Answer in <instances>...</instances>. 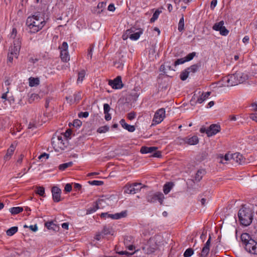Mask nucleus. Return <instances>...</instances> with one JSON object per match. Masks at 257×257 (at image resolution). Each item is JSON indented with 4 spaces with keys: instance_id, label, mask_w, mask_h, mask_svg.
<instances>
[{
    "instance_id": "obj_5",
    "label": "nucleus",
    "mask_w": 257,
    "mask_h": 257,
    "mask_svg": "<svg viewBox=\"0 0 257 257\" xmlns=\"http://www.w3.org/2000/svg\"><path fill=\"white\" fill-rule=\"evenodd\" d=\"M142 184L140 183H134L132 184H127L124 187V193L134 194L140 191L142 188Z\"/></svg>"
},
{
    "instance_id": "obj_9",
    "label": "nucleus",
    "mask_w": 257,
    "mask_h": 257,
    "mask_svg": "<svg viewBox=\"0 0 257 257\" xmlns=\"http://www.w3.org/2000/svg\"><path fill=\"white\" fill-rule=\"evenodd\" d=\"M179 142L180 144H187L189 145H195L199 143V139L197 136L187 137L183 138H178Z\"/></svg>"
},
{
    "instance_id": "obj_38",
    "label": "nucleus",
    "mask_w": 257,
    "mask_h": 257,
    "mask_svg": "<svg viewBox=\"0 0 257 257\" xmlns=\"http://www.w3.org/2000/svg\"><path fill=\"white\" fill-rule=\"evenodd\" d=\"M85 75V71L84 70L80 71L78 74L77 83L82 82Z\"/></svg>"
},
{
    "instance_id": "obj_41",
    "label": "nucleus",
    "mask_w": 257,
    "mask_h": 257,
    "mask_svg": "<svg viewBox=\"0 0 257 257\" xmlns=\"http://www.w3.org/2000/svg\"><path fill=\"white\" fill-rule=\"evenodd\" d=\"M82 121L78 119H74L73 121V126L76 128H79L82 125Z\"/></svg>"
},
{
    "instance_id": "obj_40",
    "label": "nucleus",
    "mask_w": 257,
    "mask_h": 257,
    "mask_svg": "<svg viewBox=\"0 0 257 257\" xmlns=\"http://www.w3.org/2000/svg\"><path fill=\"white\" fill-rule=\"evenodd\" d=\"M160 12H161L159 11V10H157L155 12V13L153 15L152 17L150 19L151 23L154 22L158 18Z\"/></svg>"
},
{
    "instance_id": "obj_58",
    "label": "nucleus",
    "mask_w": 257,
    "mask_h": 257,
    "mask_svg": "<svg viewBox=\"0 0 257 257\" xmlns=\"http://www.w3.org/2000/svg\"><path fill=\"white\" fill-rule=\"evenodd\" d=\"M110 109V107L108 104L105 103L103 105L104 113H108Z\"/></svg>"
},
{
    "instance_id": "obj_28",
    "label": "nucleus",
    "mask_w": 257,
    "mask_h": 257,
    "mask_svg": "<svg viewBox=\"0 0 257 257\" xmlns=\"http://www.w3.org/2000/svg\"><path fill=\"white\" fill-rule=\"evenodd\" d=\"M45 226L49 230L57 231L59 230V226L55 224L53 221L47 222L45 223Z\"/></svg>"
},
{
    "instance_id": "obj_1",
    "label": "nucleus",
    "mask_w": 257,
    "mask_h": 257,
    "mask_svg": "<svg viewBox=\"0 0 257 257\" xmlns=\"http://www.w3.org/2000/svg\"><path fill=\"white\" fill-rule=\"evenodd\" d=\"M46 24L43 17L38 15L29 17L26 20V25L29 29L30 33H36L41 30Z\"/></svg>"
},
{
    "instance_id": "obj_54",
    "label": "nucleus",
    "mask_w": 257,
    "mask_h": 257,
    "mask_svg": "<svg viewBox=\"0 0 257 257\" xmlns=\"http://www.w3.org/2000/svg\"><path fill=\"white\" fill-rule=\"evenodd\" d=\"M136 116V113L134 111L131 112L127 114V118L131 120L134 119Z\"/></svg>"
},
{
    "instance_id": "obj_64",
    "label": "nucleus",
    "mask_w": 257,
    "mask_h": 257,
    "mask_svg": "<svg viewBox=\"0 0 257 257\" xmlns=\"http://www.w3.org/2000/svg\"><path fill=\"white\" fill-rule=\"evenodd\" d=\"M152 156L157 158H160L162 156L161 152L160 151H156Z\"/></svg>"
},
{
    "instance_id": "obj_61",
    "label": "nucleus",
    "mask_w": 257,
    "mask_h": 257,
    "mask_svg": "<svg viewBox=\"0 0 257 257\" xmlns=\"http://www.w3.org/2000/svg\"><path fill=\"white\" fill-rule=\"evenodd\" d=\"M14 57L13 54H11L10 52L9 53L8 55V63H12Z\"/></svg>"
},
{
    "instance_id": "obj_16",
    "label": "nucleus",
    "mask_w": 257,
    "mask_h": 257,
    "mask_svg": "<svg viewBox=\"0 0 257 257\" xmlns=\"http://www.w3.org/2000/svg\"><path fill=\"white\" fill-rule=\"evenodd\" d=\"M220 126L219 125L216 124H212L210 125L208 128L207 135L208 137H211L216 135L217 133L220 132Z\"/></svg>"
},
{
    "instance_id": "obj_30",
    "label": "nucleus",
    "mask_w": 257,
    "mask_h": 257,
    "mask_svg": "<svg viewBox=\"0 0 257 257\" xmlns=\"http://www.w3.org/2000/svg\"><path fill=\"white\" fill-rule=\"evenodd\" d=\"M173 186V183L168 182L166 183L163 187V191L165 194H167L170 191Z\"/></svg>"
},
{
    "instance_id": "obj_48",
    "label": "nucleus",
    "mask_w": 257,
    "mask_h": 257,
    "mask_svg": "<svg viewBox=\"0 0 257 257\" xmlns=\"http://www.w3.org/2000/svg\"><path fill=\"white\" fill-rule=\"evenodd\" d=\"M73 97L75 99L76 103H78L81 98V93L80 92H77L73 94Z\"/></svg>"
},
{
    "instance_id": "obj_3",
    "label": "nucleus",
    "mask_w": 257,
    "mask_h": 257,
    "mask_svg": "<svg viewBox=\"0 0 257 257\" xmlns=\"http://www.w3.org/2000/svg\"><path fill=\"white\" fill-rule=\"evenodd\" d=\"M64 133L62 130L58 131L52 138V144L55 152L60 154L63 153L64 150Z\"/></svg>"
},
{
    "instance_id": "obj_15",
    "label": "nucleus",
    "mask_w": 257,
    "mask_h": 257,
    "mask_svg": "<svg viewBox=\"0 0 257 257\" xmlns=\"http://www.w3.org/2000/svg\"><path fill=\"white\" fill-rule=\"evenodd\" d=\"M235 77L236 81H237V84L244 82L248 79V75L241 71H237L233 74Z\"/></svg>"
},
{
    "instance_id": "obj_60",
    "label": "nucleus",
    "mask_w": 257,
    "mask_h": 257,
    "mask_svg": "<svg viewBox=\"0 0 257 257\" xmlns=\"http://www.w3.org/2000/svg\"><path fill=\"white\" fill-rule=\"evenodd\" d=\"M217 0H212L211 2L210 9L212 10H214L217 5Z\"/></svg>"
},
{
    "instance_id": "obj_34",
    "label": "nucleus",
    "mask_w": 257,
    "mask_h": 257,
    "mask_svg": "<svg viewBox=\"0 0 257 257\" xmlns=\"http://www.w3.org/2000/svg\"><path fill=\"white\" fill-rule=\"evenodd\" d=\"M15 151V147L13 145H11L10 147L8 149L7 154L5 156V158L6 159H8L9 158L11 157L12 154H13Z\"/></svg>"
},
{
    "instance_id": "obj_23",
    "label": "nucleus",
    "mask_w": 257,
    "mask_h": 257,
    "mask_svg": "<svg viewBox=\"0 0 257 257\" xmlns=\"http://www.w3.org/2000/svg\"><path fill=\"white\" fill-rule=\"evenodd\" d=\"M119 122L122 127L128 132H133L135 131V126L126 123L124 119H121Z\"/></svg>"
},
{
    "instance_id": "obj_18",
    "label": "nucleus",
    "mask_w": 257,
    "mask_h": 257,
    "mask_svg": "<svg viewBox=\"0 0 257 257\" xmlns=\"http://www.w3.org/2000/svg\"><path fill=\"white\" fill-rule=\"evenodd\" d=\"M211 92H207L205 93H202V94L199 95L198 97L196 96V94H194L191 101H193V99H196L197 98L196 103H202L205 100H206L210 95Z\"/></svg>"
},
{
    "instance_id": "obj_4",
    "label": "nucleus",
    "mask_w": 257,
    "mask_h": 257,
    "mask_svg": "<svg viewBox=\"0 0 257 257\" xmlns=\"http://www.w3.org/2000/svg\"><path fill=\"white\" fill-rule=\"evenodd\" d=\"M159 237V235H155L150 238L147 244L143 247L144 252L147 254H151L155 251L158 246L157 241Z\"/></svg>"
},
{
    "instance_id": "obj_26",
    "label": "nucleus",
    "mask_w": 257,
    "mask_h": 257,
    "mask_svg": "<svg viewBox=\"0 0 257 257\" xmlns=\"http://www.w3.org/2000/svg\"><path fill=\"white\" fill-rule=\"evenodd\" d=\"M131 32L132 31L131 30L126 31V34L128 33V35H129V38L132 40H138L140 38L141 34L142 33V32L141 30L133 34H131Z\"/></svg>"
},
{
    "instance_id": "obj_21",
    "label": "nucleus",
    "mask_w": 257,
    "mask_h": 257,
    "mask_svg": "<svg viewBox=\"0 0 257 257\" xmlns=\"http://www.w3.org/2000/svg\"><path fill=\"white\" fill-rule=\"evenodd\" d=\"M231 159L234 162L241 164L242 163L244 162V158L241 154L239 153H235L234 154H231Z\"/></svg>"
},
{
    "instance_id": "obj_12",
    "label": "nucleus",
    "mask_w": 257,
    "mask_h": 257,
    "mask_svg": "<svg viewBox=\"0 0 257 257\" xmlns=\"http://www.w3.org/2000/svg\"><path fill=\"white\" fill-rule=\"evenodd\" d=\"M165 116V110L162 108L158 109L155 113L153 121L156 124L161 123Z\"/></svg>"
},
{
    "instance_id": "obj_2",
    "label": "nucleus",
    "mask_w": 257,
    "mask_h": 257,
    "mask_svg": "<svg viewBox=\"0 0 257 257\" xmlns=\"http://www.w3.org/2000/svg\"><path fill=\"white\" fill-rule=\"evenodd\" d=\"M238 217L240 224L246 226L252 222L253 213L249 207L242 205L238 212Z\"/></svg>"
},
{
    "instance_id": "obj_43",
    "label": "nucleus",
    "mask_w": 257,
    "mask_h": 257,
    "mask_svg": "<svg viewBox=\"0 0 257 257\" xmlns=\"http://www.w3.org/2000/svg\"><path fill=\"white\" fill-rule=\"evenodd\" d=\"M196 53V52H192L188 54L184 58L186 62L191 61L193 59V58L195 56Z\"/></svg>"
},
{
    "instance_id": "obj_51",
    "label": "nucleus",
    "mask_w": 257,
    "mask_h": 257,
    "mask_svg": "<svg viewBox=\"0 0 257 257\" xmlns=\"http://www.w3.org/2000/svg\"><path fill=\"white\" fill-rule=\"evenodd\" d=\"M185 62H186V61L184 58L178 59L175 61L174 66H176L178 65L182 64L184 63Z\"/></svg>"
},
{
    "instance_id": "obj_44",
    "label": "nucleus",
    "mask_w": 257,
    "mask_h": 257,
    "mask_svg": "<svg viewBox=\"0 0 257 257\" xmlns=\"http://www.w3.org/2000/svg\"><path fill=\"white\" fill-rule=\"evenodd\" d=\"M109 130V127L107 125L99 127L97 132L99 133H104Z\"/></svg>"
},
{
    "instance_id": "obj_25",
    "label": "nucleus",
    "mask_w": 257,
    "mask_h": 257,
    "mask_svg": "<svg viewBox=\"0 0 257 257\" xmlns=\"http://www.w3.org/2000/svg\"><path fill=\"white\" fill-rule=\"evenodd\" d=\"M157 148L155 147H146L143 146L141 148L140 152L142 154H147V153H152L153 152H155L157 150Z\"/></svg>"
},
{
    "instance_id": "obj_10",
    "label": "nucleus",
    "mask_w": 257,
    "mask_h": 257,
    "mask_svg": "<svg viewBox=\"0 0 257 257\" xmlns=\"http://www.w3.org/2000/svg\"><path fill=\"white\" fill-rule=\"evenodd\" d=\"M224 25V21H221L218 23H215L212 27V29L216 31H219L220 34L222 36H227L229 33V31L226 29Z\"/></svg>"
},
{
    "instance_id": "obj_49",
    "label": "nucleus",
    "mask_w": 257,
    "mask_h": 257,
    "mask_svg": "<svg viewBox=\"0 0 257 257\" xmlns=\"http://www.w3.org/2000/svg\"><path fill=\"white\" fill-rule=\"evenodd\" d=\"M49 155L48 154L44 153L41 154V155H40L38 157V159L40 160H41V162H43L44 160H45V161L46 159L49 158Z\"/></svg>"
},
{
    "instance_id": "obj_37",
    "label": "nucleus",
    "mask_w": 257,
    "mask_h": 257,
    "mask_svg": "<svg viewBox=\"0 0 257 257\" xmlns=\"http://www.w3.org/2000/svg\"><path fill=\"white\" fill-rule=\"evenodd\" d=\"M184 16L182 15V18L180 19L179 22L178 24V31L179 32H182L184 30Z\"/></svg>"
},
{
    "instance_id": "obj_50",
    "label": "nucleus",
    "mask_w": 257,
    "mask_h": 257,
    "mask_svg": "<svg viewBox=\"0 0 257 257\" xmlns=\"http://www.w3.org/2000/svg\"><path fill=\"white\" fill-rule=\"evenodd\" d=\"M93 49V46L91 45L88 49L87 57L88 59H91L92 58Z\"/></svg>"
},
{
    "instance_id": "obj_17",
    "label": "nucleus",
    "mask_w": 257,
    "mask_h": 257,
    "mask_svg": "<svg viewBox=\"0 0 257 257\" xmlns=\"http://www.w3.org/2000/svg\"><path fill=\"white\" fill-rule=\"evenodd\" d=\"M103 202V199H98L95 202H94L92 207L88 208L86 210V214H90L95 212L97 209L100 208V205L101 204V202Z\"/></svg>"
},
{
    "instance_id": "obj_62",
    "label": "nucleus",
    "mask_w": 257,
    "mask_h": 257,
    "mask_svg": "<svg viewBox=\"0 0 257 257\" xmlns=\"http://www.w3.org/2000/svg\"><path fill=\"white\" fill-rule=\"evenodd\" d=\"M29 227L33 231L35 232V231L38 230V227H37V225L36 224H35L34 225H31Z\"/></svg>"
},
{
    "instance_id": "obj_19",
    "label": "nucleus",
    "mask_w": 257,
    "mask_h": 257,
    "mask_svg": "<svg viewBox=\"0 0 257 257\" xmlns=\"http://www.w3.org/2000/svg\"><path fill=\"white\" fill-rule=\"evenodd\" d=\"M210 241L211 236L210 235L208 240L205 243V244H204V246L202 249L201 253L200 254L201 257H206L208 254L209 253L210 250Z\"/></svg>"
},
{
    "instance_id": "obj_39",
    "label": "nucleus",
    "mask_w": 257,
    "mask_h": 257,
    "mask_svg": "<svg viewBox=\"0 0 257 257\" xmlns=\"http://www.w3.org/2000/svg\"><path fill=\"white\" fill-rule=\"evenodd\" d=\"M193 253L194 250L192 248H188L185 251L183 255L184 257H190Z\"/></svg>"
},
{
    "instance_id": "obj_57",
    "label": "nucleus",
    "mask_w": 257,
    "mask_h": 257,
    "mask_svg": "<svg viewBox=\"0 0 257 257\" xmlns=\"http://www.w3.org/2000/svg\"><path fill=\"white\" fill-rule=\"evenodd\" d=\"M72 131L71 128L67 129L65 131V138L70 139L71 135H72Z\"/></svg>"
},
{
    "instance_id": "obj_47",
    "label": "nucleus",
    "mask_w": 257,
    "mask_h": 257,
    "mask_svg": "<svg viewBox=\"0 0 257 257\" xmlns=\"http://www.w3.org/2000/svg\"><path fill=\"white\" fill-rule=\"evenodd\" d=\"M64 46H65V44H64V41L63 42L62 44L59 46V49L60 50V57L61 60L63 61V60L64 59V56H63V51H64Z\"/></svg>"
},
{
    "instance_id": "obj_45",
    "label": "nucleus",
    "mask_w": 257,
    "mask_h": 257,
    "mask_svg": "<svg viewBox=\"0 0 257 257\" xmlns=\"http://www.w3.org/2000/svg\"><path fill=\"white\" fill-rule=\"evenodd\" d=\"M36 193L39 194L41 196H44L45 189L43 187H39L37 188L36 190Z\"/></svg>"
},
{
    "instance_id": "obj_53",
    "label": "nucleus",
    "mask_w": 257,
    "mask_h": 257,
    "mask_svg": "<svg viewBox=\"0 0 257 257\" xmlns=\"http://www.w3.org/2000/svg\"><path fill=\"white\" fill-rule=\"evenodd\" d=\"M89 115V112L88 111H85V112H80L78 114V116L79 118H86Z\"/></svg>"
},
{
    "instance_id": "obj_35",
    "label": "nucleus",
    "mask_w": 257,
    "mask_h": 257,
    "mask_svg": "<svg viewBox=\"0 0 257 257\" xmlns=\"http://www.w3.org/2000/svg\"><path fill=\"white\" fill-rule=\"evenodd\" d=\"M189 73H190L187 69H186L181 73L180 75V79L183 81L186 80L189 76Z\"/></svg>"
},
{
    "instance_id": "obj_33",
    "label": "nucleus",
    "mask_w": 257,
    "mask_h": 257,
    "mask_svg": "<svg viewBox=\"0 0 257 257\" xmlns=\"http://www.w3.org/2000/svg\"><path fill=\"white\" fill-rule=\"evenodd\" d=\"M18 230V228L17 226L12 227L7 231V234L8 236H12L15 234Z\"/></svg>"
},
{
    "instance_id": "obj_46",
    "label": "nucleus",
    "mask_w": 257,
    "mask_h": 257,
    "mask_svg": "<svg viewBox=\"0 0 257 257\" xmlns=\"http://www.w3.org/2000/svg\"><path fill=\"white\" fill-rule=\"evenodd\" d=\"M64 46H65V44H64V41L63 42L62 44L59 46V49L60 50V57L61 60L63 61V60L64 59V56H63V51H64Z\"/></svg>"
},
{
    "instance_id": "obj_8",
    "label": "nucleus",
    "mask_w": 257,
    "mask_h": 257,
    "mask_svg": "<svg viewBox=\"0 0 257 257\" xmlns=\"http://www.w3.org/2000/svg\"><path fill=\"white\" fill-rule=\"evenodd\" d=\"M164 199V195L160 192L148 195L147 196V201L150 203H155L158 200L161 204H162Z\"/></svg>"
},
{
    "instance_id": "obj_36",
    "label": "nucleus",
    "mask_w": 257,
    "mask_h": 257,
    "mask_svg": "<svg viewBox=\"0 0 257 257\" xmlns=\"http://www.w3.org/2000/svg\"><path fill=\"white\" fill-rule=\"evenodd\" d=\"M113 231L111 227L109 226H104L102 230V233L105 235L113 234Z\"/></svg>"
},
{
    "instance_id": "obj_22",
    "label": "nucleus",
    "mask_w": 257,
    "mask_h": 257,
    "mask_svg": "<svg viewBox=\"0 0 257 257\" xmlns=\"http://www.w3.org/2000/svg\"><path fill=\"white\" fill-rule=\"evenodd\" d=\"M205 172V170L203 169L198 170L195 175L194 179L193 180L194 183L199 182L202 179Z\"/></svg>"
},
{
    "instance_id": "obj_24",
    "label": "nucleus",
    "mask_w": 257,
    "mask_h": 257,
    "mask_svg": "<svg viewBox=\"0 0 257 257\" xmlns=\"http://www.w3.org/2000/svg\"><path fill=\"white\" fill-rule=\"evenodd\" d=\"M202 65V63L201 61L197 62V63L193 64L188 67L187 69L189 71V73H195L199 70V69L201 68Z\"/></svg>"
},
{
    "instance_id": "obj_11",
    "label": "nucleus",
    "mask_w": 257,
    "mask_h": 257,
    "mask_svg": "<svg viewBox=\"0 0 257 257\" xmlns=\"http://www.w3.org/2000/svg\"><path fill=\"white\" fill-rule=\"evenodd\" d=\"M21 42L19 39H16L14 41V45L9 48V51L11 54H13L16 58H18L21 49Z\"/></svg>"
},
{
    "instance_id": "obj_29",
    "label": "nucleus",
    "mask_w": 257,
    "mask_h": 257,
    "mask_svg": "<svg viewBox=\"0 0 257 257\" xmlns=\"http://www.w3.org/2000/svg\"><path fill=\"white\" fill-rule=\"evenodd\" d=\"M29 86H36L39 84L40 80L38 78L30 77L29 79Z\"/></svg>"
},
{
    "instance_id": "obj_63",
    "label": "nucleus",
    "mask_w": 257,
    "mask_h": 257,
    "mask_svg": "<svg viewBox=\"0 0 257 257\" xmlns=\"http://www.w3.org/2000/svg\"><path fill=\"white\" fill-rule=\"evenodd\" d=\"M115 8L114 5L113 4H110L108 6L107 10L111 12H113L115 10Z\"/></svg>"
},
{
    "instance_id": "obj_6",
    "label": "nucleus",
    "mask_w": 257,
    "mask_h": 257,
    "mask_svg": "<svg viewBox=\"0 0 257 257\" xmlns=\"http://www.w3.org/2000/svg\"><path fill=\"white\" fill-rule=\"evenodd\" d=\"M127 215V211H122L120 213H116L114 214H109L107 212L102 213L100 215L101 218L106 219L107 218H110L112 219H118L121 218L125 217Z\"/></svg>"
},
{
    "instance_id": "obj_14",
    "label": "nucleus",
    "mask_w": 257,
    "mask_h": 257,
    "mask_svg": "<svg viewBox=\"0 0 257 257\" xmlns=\"http://www.w3.org/2000/svg\"><path fill=\"white\" fill-rule=\"evenodd\" d=\"M244 248L248 252L257 254V242L253 239L250 240V242L245 244Z\"/></svg>"
},
{
    "instance_id": "obj_42",
    "label": "nucleus",
    "mask_w": 257,
    "mask_h": 257,
    "mask_svg": "<svg viewBox=\"0 0 257 257\" xmlns=\"http://www.w3.org/2000/svg\"><path fill=\"white\" fill-rule=\"evenodd\" d=\"M89 184L91 185H96V186H101L103 184V182L102 181L98 180H93L89 181L88 182Z\"/></svg>"
},
{
    "instance_id": "obj_13",
    "label": "nucleus",
    "mask_w": 257,
    "mask_h": 257,
    "mask_svg": "<svg viewBox=\"0 0 257 257\" xmlns=\"http://www.w3.org/2000/svg\"><path fill=\"white\" fill-rule=\"evenodd\" d=\"M108 84L111 86L113 89H121L123 86L121 81V77L120 76H117L112 80H109Z\"/></svg>"
},
{
    "instance_id": "obj_56",
    "label": "nucleus",
    "mask_w": 257,
    "mask_h": 257,
    "mask_svg": "<svg viewBox=\"0 0 257 257\" xmlns=\"http://www.w3.org/2000/svg\"><path fill=\"white\" fill-rule=\"evenodd\" d=\"M17 34L16 28H13L11 33L10 37L12 39H15Z\"/></svg>"
},
{
    "instance_id": "obj_52",
    "label": "nucleus",
    "mask_w": 257,
    "mask_h": 257,
    "mask_svg": "<svg viewBox=\"0 0 257 257\" xmlns=\"http://www.w3.org/2000/svg\"><path fill=\"white\" fill-rule=\"evenodd\" d=\"M73 183H67L65 184V194L70 192L72 189V185Z\"/></svg>"
},
{
    "instance_id": "obj_20",
    "label": "nucleus",
    "mask_w": 257,
    "mask_h": 257,
    "mask_svg": "<svg viewBox=\"0 0 257 257\" xmlns=\"http://www.w3.org/2000/svg\"><path fill=\"white\" fill-rule=\"evenodd\" d=\"M53 198L54 201L59 202L60 200L61 189L56 186L52 189Z\"/></svg>"
},
{
    "instance_id": "obj_31",
    "label": "nucleus",
    "mask_w": 257,
    "mask_h": 257,
    "mask_svg": "<svg viewBox=\"0 0 257 257\" xmlns=\"http://www.w3.org/2000/svg\"><path fill=\"white\" fill-rule=\"evenodd\" d=\"M23 211V208L21 207H14L10 209V211L12 214L16 215Z\"/></svg>"
},
{
    "instance_id": "obj_7",
    "label": "nucleus",
    "mask_w": 257,
    "mask_h": 257,
    "mask_svg": "<svg viewBox=\"0 0 257 257\" xmlns=\"http://www.w3.org/2000/svg\"><path fill=\"white\" fill-rule=\"evenodd\" d=\"M221 81L222 85L224 86L230 87L237 84V81H236L235 77L233 74L225 76L222 78Z\"/></svg>"
},
{
    "instance_id": "obj_59",
    "label": "nucleus",
    "mask_w": 257,
    "mask_h": 257,
    "mask_svg": "<svg viewBox=\"0 0 257 257\" xmlns=\"http://www.w3.org/2000/svg\"><path fill=\"white\" fill-rule=\"evenodd\" d=\"M65 63L67 62V61L70 60V56L68 55V54L66 52L67 48H68V45L66 42H65Z\"/></svg>"
},
{
    "instance_id": "obj_32",
    "label": "nucleus",
    "mask_w": 257,
    "mask_h": 257,
    "mask_svg": "<svg viewBox=\"0 0 257 257\" xmlns=\"http://www.w3.org/2000/svg\"><path fill=\"white\" fill-rule=\"evenodd\" d=\"M105 7L106 3H99L97 7V10H94V11L97 14H100L103 11V9L105 8Z\"/></svg>"
},
{
    "instance_id": "obj_27",
    "label": "nucleus",
    "mask_w": 257,
    "mask_h": 257,
    "mask_svg": "<svg viewBox=\"0 0 257 257\" xmlns=\"http://www.w3.org/2000/svg\"><path fill=\"white\" fill-rule=\"evenodd\" d=\"M240 239L245 246V244L250 242V240H253L251 238L249 234H248L247 233H242L241 235Z\"/></svg>"
},
{
    "instance_id": "obj_55",
    "label": "nucleus",
    "mask_w": 257,
    "mask_h": 257,
    "mask_svg": "<svg viewBox=\"0 0 257 257\" xmlns=\"http://www.w3.org/2000/svg\"><path fill=\"white\" fill-rule=\"evenodd\" d=\"M65 99L67 100L68 103H69L70 105L76 103L74 98H73L72 96H70L69 97H66Z\"/></svg>"
}]
</instances>
